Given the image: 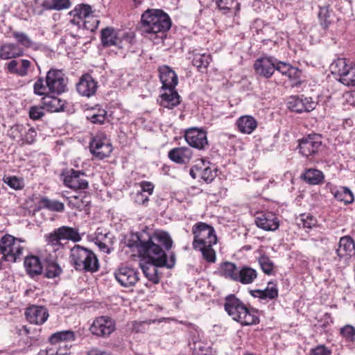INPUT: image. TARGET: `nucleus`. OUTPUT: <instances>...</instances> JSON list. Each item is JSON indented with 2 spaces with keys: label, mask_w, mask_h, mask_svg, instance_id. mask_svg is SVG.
I'll use <instances>...</instances> for the list:
<instances>
[{
  "label": "nucleus",
  "mask_w": 355,
  "mask_h": 355,
  "mask_svg": "<svg viewBox=\"0 0 355 355\" xmlns=\"http://www.w3.org/2000/svg\"><path fill=\"white\" fill-rule=\"evenodd\" d=\"M173 245L170 235L163 231H156L153 234H141L137 236L134 244L130 247H136L139 254L146 261L140 263V267L145 277L154 284L159 282L157 267L166 266L171 268L174 266L175 257L173 253L170 254L168 259L165 250H169Z\"/></svg>",
  "instance_id": "obj_1"
},
{
  "label": "nucleus",
  "mask_w": 355,
  "mask_h": 355,
  "mask_svg": "<svg viewBox=\"0 0 355 355\" xmlns=\"http://www.w3.org/2000/svg\"><path fill=\"white\" fill-rule=\"evenodd\" d=\"M193 234V248L201 252L203 258L209 263L216 261V252L212 248L217 243V236L214 227L202 222L192 227Z\"/></svg>",
  "instance_id": "obj_2"
},
{
  "label": "nucleus",
  "mask_w": 355,
  "mask_h": 355,
  "mask_svg": "<svg viewBox=\"0 0 355 355\" xmlns=\"http://www.w3.org/2000/svg\"><path fill=\"white\" fill-rule=\"evenodd\" d=\"M224 307L228 315L242 325H252L259 322L257 311L247 307L233 295L225 297Z\"/></svg>",
  "instance_id": "obj_3"
},
{
  "label": "nucleus",
  "mask_w": 355,
  "mask_h": 355,
  "mask_svg": "<svg viewBox=\"0 0 355 355\" xmlns=\"http://www.w3.org/2000/svg\"><path fill=\"white\" fill-rule=\"evenodd\" d=\"M143 32L148 34L164 33L171 26L169 16L162 10L148 9L141 17Z\"/></svg>",
  "instance_id": "obj_4"
},
{
  "label": "nucleus",
  "mask_w": 355,
  "mask_h": 355,
  "mask_svg": "<svg viewBox=\"0 0 355 355\" xmlns=\"http://www.w3.org/2000/svg\"><path fill=\"white\" fill-rule=\"evenodd\" d=\"M69 260L76 270L95 272L99 268L98 260L90 250L75 245L70 250Z\"/></svg>",
  "instance_id": "obj_5"
},
{
  "label": "nucleus",
  "mask_w": 355,
  "mask_h": 355,
  "mask_svg": "<svg viewBox=\"0 0 355 355\" xmlns=\"http://www.w3.org/2000/svg\"><path fill=\"white\" fill-rule=\"evenodd\" d=\"M44 237L47 244L53 247L55 250L64 248L63 241L79 242L82 239L77 229L68 226L57 228L52 232L46 234Z\"/></svg>",
  "instance_id": "obj_6"
},
{
  "label": "nucleus",
  "mask_w": 355,
  "mask_h": 355,
  "mask_svg": "<svg viewBox=\"0 0 355 355\" xmlns=\"http://www.w3.org/2000/svg\"><path fill=\"white\" fill-rule=\"evenodd\" d=\"M24 243L21 239L12 235L6 234L0 241V252L6 261L15 262L19 259L24 250Z\"/></svg>",
  "instance_id": "obj_7"
},
{
  "label": "nucleus",
  "mask_w": 355,
  "mask_h": 355,
  "mask_svg": "<svg viewBox=\"0 0 355 355\" xmlns=\"http://www.w3.org/2000/svg\"><path fill=\"white\" fill-rule=\"evenodd\" d=\"M102 44L104 46H116L123 48L124 44H129L132 41V34L111 27L103 28L101 33Z\"/></svg>",
  "instance_id": "obj_8"
},
{
  "label": "nucleus",
  "mask_w": 355,
  "mask_h": 355,
  "mask_svg": "<svg viewBox=\"0 0 355 355\" xmlns=\"http://www.w3.org/2000/svg\"><path fill=\"white\" fill-rule=\"evenodd\" d=\"M91 153L97 159H103L108 157L112 151L110 139L103 132H97L89 143Z\"/></svg>",
  "instance_id": "obj_9"
},
{
  "label": "nucleus",
  "mask_w": 355,
  "mask_h": 355,
  "mask_svg": "<svg viewBox=\"0 0 355 355\" xmlns=\"http://www.w3.org/2000/svg\"><path fill=\"white\" fill-rule=\"evenodd\" d=\"M46 82L50 93L60 94L67 89V79L61 70L50 69L46 73Z\"/></svg>",
  "instance_id": "obj_10"
},
{
  "label": "nucleus",
  "mask_w": 355,
  "mask_h": 355,
  "mask_svg": "<svg viewBox=\"0 0 355 355\" xmlns=\"http://www.w3.org/2000/svg\"><path fill=\"white\" fill-rule=\"evenodd\" d=\"M316 102L312 98L304 95L291 96L288 98V108L295 112H309L316 107Z\"/></svg>",
  "instance_id": "obj_11"
},
{
  "label": "nucleus",
  "mask_w": 355,
  "mask_h": 355,
  "mask_svg": "<svg viewBox=\"0 0 355 355\" xmlns=\"http://www.w3.org/2000/svg\"><path fill=\"white\" fill-rule=\"evenodd\" d=\"M62 175L64 185L70 189L78 190L88 188L89 182L85 178L86 175L80 171L70 169Z\"/></svg>",
  "instance_id": "obj_12"
},
{
  "label": "nucleus",
  "mask_w": 355,
  "mask_h": 355,
  "mask_svg": "<svg viewBox=\"0 0 355 355\" xmlns=\"http://www.w3.org/2000/svg\"><path fill=\"white\" fill-rule=\"evenodd\" d=\"M92 8L88 5H78L70 12V15L77 17L83 21L84 27L94 31L97 28L99 21L94 16H90Z\"/></svg>",
  "instance_id": "obj_13"
},
{
  "label": "nucleus",
  "mask_w": 355,
  "mask_h": 355,
  "mask_svg": "<svg viewBox=\"0 0 355 355\" xmlns=\"http://www.w3.org/2000/svg\"><path fill=\"white\" fill-rule=\"evenodd\" d=\"M114 329V321L107 316H101L96 318L89 328L91 333L97 336H109Z\"/></svg>",
  "instance_id": "obj_14"
},
{
  "label": "nucleus",
  "mask_w": 355,
  "mask_h": 355,
  "mask_svg": "<svg viewBox=\"0 0 355 355\" xmlns=\"http://www.w3.org/2000/svg\"><path fill=\"white\" fill-rule=\"evenodd\" d=\"M184 138L191 147L202 150L208 146L207 132L200 128H191L185 131Z\"/></svg>",
  "instance_id": "obj_15"
},
{
  "label": "nucleus",
  "mask_w": 355,
  "mask_h": 355,
  "mask_svg": "<svg viewBox=\"0 0 355 355\" xmlns=\"http://www.w3.org/2000/svg\"><path fill=\"white\" fill-rule=\"evenodd\" d=\"M322 144L320 136L316 134L309 135L299 141V149L305 157L316 153Z\"/></svg>",
  "instance_id": "obj_16"
},
{
  "label": "nucleus",
  "mask_w": 355,
  "mask_h": 355,
  "mask_svg": "<svg viewBox=\"0 0 355 355\" xmlns=\"http://www.w3.org/2000/svg\"><path fill=\"white\" fill-rule=\"evenodd\" d=\"M114 277L118 283L123 287L134 286L139 280L137 271L130 267L123 266L114 272Z\"/></svg>",
  "instance_id": "obj_17"
},
{
  "label": "nucleus",
  "mask_w": 355,
  "mask_h": 355,
  "mask_svg": "<svg viewBox=\"0 0 355 355\" xmlns=\"http://www.w3.org/2000/svg\"><path fill=\"white\" fill-rule=\"evenodd\" d=\"M25 316L31 324L40 325L47 320L49 315L45 307L33 305L26 309Z\"/></svg>",
  "instance_id": "obj_18"
},
{
  "label": "nucleus",
  "mask_w": 355,
  "mask_h": 355,
  "mask_svg": "<svg viewBox=\"0 0 355 355\" xmlns=\"http://www.w3.org/2000/svg\"><path fill=\"white\" fill-rule=\"evenodd\" d=\"M275 58L273 57H263L257 59L254 68L257 74L266 78H268L275 71Z\"/></svg>",
  "instance_id": "obj_19"
},
{
  "label": "nucleus",
  "mask_w": 355,
  "mask_h": 355,
  "mask_svg": "<svg viewBox=\"0 0 355 355\" xmlns=\"http://www.w3.org/2000/svg\"><path fill=\"white\" fill-rule=\"evenodd\" d=\"M257 226L266 231H275L279 223L277 216L272 212L261 213L255 218Z\"/></svg>",
  "instance_id": "obj_20"
},
{
  "label": "nucleus",
  "mask_w": 355,
  "mask_h": 355,
  "mask_svg": "<svg viewBox=\"0 0 355 355\" xmlns=\"http://www.w3.org/2000/svg\"><path fill=\"white\" fill-rule=\"evenodd\" d=\"M159 76L162 84V89H175L178 83V76L168 66L163 65L159 67Z\"/></svg>",
  "instance_id": "obj_21"
},
{
  "label": "nucleus",
  "mask_w": 355,
  "mask_h": 355,
  "mask_svg": "<svg viewBox=\"0 0 355 355\" xmlns=\"http://www.w3.org/2000/svg\"><path fill=\"white\" fill-rule=\"evenodd\" d=\"M97 87V82L89 74L83 75L77 84L78 92L86 97H90L95 94Z\"/></svg>",
  "instance_id": "obj_22"
},
{
  "label": "nucleus",
  "mask_w": 355,
  "mask_h": 355,
  "mask_svg": "<svg viewBox=\"0 0 355 355\" xmlns=\"http://www.w3.org/2000/svg\"><path fill=\"white\" fill-rule=\"evenodd\" d=\"M159 96V105L164 107L173 109L180 103V96L175 89H164Z\"/></svg>",
  "instance_id": "obj_23"
},
{
  "label": "nucleus",
  "mask_w": 355,
  "mask_h": 355,
  "mask_svg": "<svg viewBox=\"0 0 355 355\" xmlns=\"http://www.w3.org/2000/svg\"><path fill=\"white\" fill-rule=\"evenodd\" d=\"M31 67V62L26 59L12 60L6 64L8 71L20 77L26 76Z\"/></svg>",
  "instance_id": "obj_24"
},
{
  "label": "nucleus",
  "mask_w": 355,
  "mask_h": 355,
  "mask_svg": "<svg viewBox=\"0 0 355 355\" xmlns=\"http://www.w3.org/2000/svg\"><path fill=\"white\" fill-rule=\"evenodd\" d=\"M336 253L340 259H348L352 256H355V244L354 241L349 236L341 237Z\"/></svg>",
  "instance_id": "obj_25"
},
{
  "label": "nucleus",
  "mask_w": 355,
  "mask_h": 355,
  "mask_svg": "<svg viewBox=\"0 0 355 355\" xmlns=\"http://www.w3.org/2000/svg\"><path fill=\"white\" fill-rule=\"evenodd\" d=\"M257 120L251 115L240 116L236 122V125L239 132L243 134L250 135L257 128Z\"/></svg>",
  "instance_id": "obj_26"
},
{
  "label": "nucleus",
  "mask_w": 355,
  "mask_h": 355,
  "mask_svg": "<svg viewBox=\"0 0 355 355\" xmlns=\"http://www.w3.org/2000/svg\"><path fill=\"white\" fill-rule=\"evenodd\" d=\"M192 157V151L187 147L175 148L168 152V157L178 164H186Z\"/></svg>",
  "instance_id": "obj_27"
},
{
  "label": "nucleus",
  "mask_w": 355,
  "mask_h": 355,
  "mask_svg": "<svg viewBox=\"0 0 355 355\" xmlns=\"http://www.w3.org/2000/svg\"><path fill=\"white\" fill-rule=\"evenodd\" d=\"M24 53L23 49L16 44L6 43L0 47V59L1 60L19 58Z\"/></svg>",
  "instance_id": "obj_28"
},
{
  "label": "nucleus",
  "mask_w": 355,
  "mask_h": 355,
  "mask_svg": "<svg viewBox=\"0 0 355 355\" xmlns=\"http://www.w3.org/2000/svg\"><path fill=\"white\" fill-rule=\"evenodd\" d=\"M250 293L251 295L254 297L267 301L275 299L278 296L277 285L272 282H269L266 288L263 290H251Z\"/></svg>",
  "instance_id": "obj_29"
},
{
  "label": "nucleus",
  "mask_w": 355,
  "mask_h": 355,
  "mask_svg": "<svg viewBox=\"0 0 355 355\" xmlns=\"http://www.w3.org/2000/svg\"><path fill=\"white\" fill-rule=\"evenodd\" d=\"M218 10L223 14L236 15L240 10L239 0H212Z\"/></svg>",
  "instance_id": "obj_30"
},
{
  "label": "nucleus",
  "mask_w": 355,
  "mask_h": 355,
  "mask_svg": "<svg viewBox=\"0 0 355 355\" xmlns=\"http://www.w3.org/2000/svg\"><path fill=\"white\" fill-rule=\"evenodd\" d=\"M24 267L27 273L31 277L41 274L42 271L40 260L36 256L26 257L24 260Z\"/></svg>",
  "instance_id": "obj_31"
},
{
  "label": "nucleus",
  "mask_w": 355,
  "mask_h": 355,
  "mask_svg": "<svg viewBox=\"0 0 355 355\" xmlns=\"http://www.w3.org/2000/svg\"><path fill=\"white\" fill-rule=\"evenodd\" d=\"M75 340V334L73 331L66 330L58 331L52 334L49 338L50 343L53 345L66 344V342Z\"/></svg>",
  "instance_id": "obj_32"
},
{
  "label": "nucleus",
  "mask_w": 355,
  "mask_h": 355,
  "mask_svg": "<svg viewBox=\"0 0 355 355\" xmlns=\"http://www.w3.org/2000/svg\"><path fill=\"white\" fill-rule=\"evenodd\" d=\"M240 268L232 262H224L220 264V273L225 278L236 282Z\"/></svg>",
  "instance_id": "obj_33"
},
{
  "label": "nucleus",
  "mask_w": 355,
  "mask_h": 355,
  "mask_svg": "<svg viewBox=\"0 0 355 355\" xmlns=\"http://www.w3.org/2000/svg\"><path fill=\"white\" fill-rule=\"evenodd\" d=\"M257 277V272L256 270L244 266L240 268L238 278L236 282L243 284H252Z\"/></svg>",
  "instance_id": "obj_34"
},
{
  "label": "nucleus",
  "mask_w": 355,
  "mask_h": 355,
  "mask_svg": "<svg viewBox=\"0 0 355 355\" xmlns=\"http://www.w3.org/2000/svg\"><path fill=\"white\" fill-rule=\"evenodd\" d=\"M43 106L51 112H57L63 110L64 101L55 96H46L42 98Z\"/></svg>",
  "instance_id": "obj_35"
},
{
  "label": "nucleus",
  "mask_w": 355,
  "mask_h": 355,
  "mask_svg": "<svg viewBox=\"0 0 355 355\" xmlns=\"http://www.w3.org/2000/svg\"><path fill=\"white\" fill-rule=\"evenodd\" d=\"M302 178L309 184L316 185L322 183L324 177L322 171L318 169L309 168L305 171Z\"/></svg>",
  "instance_id": "obj_36"
},
{
  "label": "nucleus",
  "mask_w": 355,
  "mask_h": 355,
  "mask_svg": "<svg viewBox=\"0 0 355 355\" xmlns=\"http://www.w3.org/2000/svg\"><path fill=\"white\" fill-rule=\"evenodd\" d=\"M352 65L348 64L345 58H338L334 61L330 65V69L333 74L337 75L341 78L349 70Z\"/></svg>",
  "instance_id": "obj_37"
},
{
  "label": "nucleus",
  "mask_w": 355,
  "mask_h": 355,
  "mask_svg": "<svg viewBox=\"0 0 355 355\" xmlns=\"http://www.w3.org/2000/svg\"><path fill=\"white\" fill-rule=\"evenodd\" d=\"M211 60V56L209 53H194L192 62L193 66L196 67L199 71H203V70L207 69Z\"/></svg>",
  "instance_id": "obj_38"
},
{
  "label": "nucleus",
  "mask_w": 355,
  "mask_h": 355,
  "mask_svg": "<svg viewBox=\"0 0 355 355\" xmlns=\"http://www.w3.org/2000/svg\"><path fill=\"white\" fill-rule=\"evenodd\" d=\"M318 18L323 28H327L334 21L332 12L329 6H321L318 12Z\"/></svg>",
  "instance_id": "obj_39"
},
{
  "label": "nucleus",
  "mask_w": 355,
  "mask_h": 355,
  "mask_svg": "<svg viewBox=\"0 0 355 355\" xmlns=\"http://www.w3.org/2000/svg\"><path fill=\"white\" fill-rule=\"evenodd\" d=\"M317 219L309 214H300L296 218V223L300 228L310 230L317 225Z\"/></svg>",
  "instance_id": "obj_40"
},
{
  "label": "nucleus",
  "mask_w": 355,
  "mask_h": 355,
  "mask_svg": "<svg viewBox=\"0 0 355 355\" xmlns=\"http://www.w3.org/2000/svg\"><path fill=\"white\" fill-rule=\"evenodd\" d=\"M12 37L15 39L19 46H22L25 48L35 49L36 44L25 33L14 31Z\"/></svg>",
  "instance_id": "obj_41"
},
{
  "label": "nucleus",
  "mask_w": 355,
  "mask_h": 355,
  "mask_svg": "<svg viewBox=\"0 0 355 355\" xmlns=\"http://www.w3.org/2000/svg\"><path fill=\"white\" fill-rule=\"evenodd\" d=\"M335 198L345 204H350L354 201V195L347 187H340L334 193Z\"/></svg>",
  "instance_id": "obj_42"
},
{
  "label": "nucleus",
  "mask_w": 355,
  "mask_h": 355,
  "mask_svg": "<svg viewBox=\"0 0 355 355\" xmlns=\"http://www.w3.org/2000/svg\"><path fill=\"white\" fill-rule=\"evenodd\" d=\"M90 202L89 197L86 195H83L81 198L75 196L69 200V205L79 211H87Z\"/></svg>",
  "instance_id": "obj_43"
},
{
  "label": "nucleus",
  "mask_w": 355,
  "mask_h": 355,
  "mask_svg": "<svg viewBox=\"0 0 355 355\" xmlns=\"http://www.w3.org/2000/svg\"><path fill=\"white\" fill-rule=\"evenodd\" d=\"M210 166V162L205 159H200L196 161V164L190 169V175L193 178H198L206 168Z\"/></svg>",
  "instance_id": "obj_44"
},
{
  "label": "nucleus",
  "mask_w": 355,
  "mask_h": 355,
  "mask_svg": "<svg viewBox=\"0 0 355 355\" xmlns=\"http://www.w3.org/2000/svg\"><path fill=\"white\" fill-rule=\"evenodd\" d=\"M62 272L60 265L54 261L46 262L45 267V276L47 278H55L58 277Z\"/></svg>",
  "instance_id": "obj_45"
},
{
  "label": "nucleus",
  "mask_w": 355,
  "mask_h": 355,
  "mask_svg": "<svg viewBox=\"0 0 355 355\" xmlns=\"http://www.w3.org/2000/svg\"><path fill=\"white\" fill-rule=\"evenodd\" d=\"M107 112L103 109H98L96 112H94L87 116V119L92 123L103 124L106 119Z\"/></svg>",
  "instance_id": "obj_46"
},
{
  "label": "nucleus",
  "mask_w": 355,
  "mask_h": 355,
  "mask_svg": "<svg viewBox=\"0 0 355 355\" xmlns=\"http://www.w3.org/2000/svg\"><path fill=\"white\" fill-rule=\"evenodd\" d=\"M216 177V167L214 164L210 163V166H208L206 170L202 173V175L198 178L202 180L207 183H210L214 180Z\"/></svg>",
  "instance_id": "obj_47"
},
{
  "label": "nucleus",
  "mask_w": 355,
  "mask_h": 355,
  "mask_svg": "<svg viewBox=\"0 0 355 355\" xmlns=\"http://www.w3.org/2000/svg\"><path fill=\"white\" fill-rule=\"evenodd\" d=\"M42 202L44 207L51 211H62L64 209V204L58 200H51L44 198Z\"/></svg>",
  "instance_id": "obj_48"
},
{
  "label": "nucleus",
  "mask_w": 355,
  "mask_h": 355,
  "mask_svg": "<svg viewBox=\"0 0 355 355\" xmlns=\"http://www.w3.org/2000/svg\"><path fill=\"white\" fill-rule=\"evenodd\" d=\"M340 334L346 341L353 343L355 340V328L352 325H345L340 329Z\"/></svg>",
  "instance_id": "obj_49"
},
{
  "label": "nucleus",
  "mask_w": 355,
  "mask_h": 355,
  "mask_svg": "<svg viewBox=\"0 0 355 355\" xmlns=\"http://www.w3.org/2000/svg\"><path fill=\"white\" fill-rule=\"evenodd\" d=\"M3 180L4 183L15 190L21 189L24 187L23 180L16 176H4Z\"/></svg>",
  "instance_id": "obj_50"
},
{
  "label": "nucleus",
  "mask_w": 355,
  "mask_h": 355,
  "mask_svg": "<svg viewBox=\"0 0 355 355\" xmlns=\"http://www.w3.org/2000/svg\"><path fill=\"white\" fill-rule=\"evenodd\" d=\"M259 263L264 273L270 275L272 272L274 263L267 256H261L259 259Z\"/></svg>",
  "instance_id": "obj_51"
},
{
  "label": "nucleus",
  "mask_w": 355,
  "mask_h": 355,
  "mask_svg": "<svg viewBox=\"0 0 355 355\" xmlns=\"http://www.w3.org/2000/svg\"><path fill=\"white\" fill-rule=\"evenodd\" d=\"M339 81L347 86H355V66H352L345 75L339 78Z\"/></svg>",
  "instance_id": "obj_52"
},
{
  "label": "nucleus",
  "mask_w": 355,
  "mask_h": 355,
  "mask_svg": "<svg viewBox=\"0 0 355 355\" xmlns=\"http://www.w3.org/2000/svg\"><path fill=\"white\" fill-rule=\"evenodd\" d=\"M34 93L39 96H43L49 92L48 87L46 86V82L43 78H39L34 83L33 85Z\"/></svg>",
  "instance_id": "obj_53"
},
{
  "label": "nucleus",
  "mask_w": 355,
  "mask_h": 355,
  "mask_svg": "<svg viewBox=\"0 0 355 355\" xmlns=\"http://www.w3.org/2000/svg\"><path fill=\"white\" fill-rule=\"evenodd\" d=\"M24 130L23 125H15L10 128L9 135L13 139H22Z\"/></svg>",
  "instance_id": "obj_54"
},
{
  "label": "nucleus",
  "mask_w": 355,
  "mask_h": 355,
  "mask_svg": "<svg viewBox=\"0 0 355 355\" xmlns=\"http://www.w3.org/2000/svg\"><path fill=\"white\" fill-rule=\"evenodd\" d=\"M331 351L324 345H319L311 349L310 355H331Z\"/></svg>",
  "instance_id": "obj_55"
},
{
  "label": "nucleus",
  "mask_w": 355,
  "mask_h": 355,
  "mask_svg": "<svg viewBox=\"0 0 355 355\" xmlns=\"http://www.w3.org/2000/svg\"><path fill=\"white\" fill-rule=\"evenodd\" d=\"M53 10H61L68 9L71 7V1L69 0H53Z\"/></svg>",
  "instance_id": "obj_56"
},
{
  "label": "nucleus",
  "mask_w": 355,
  "mask_h": 355,
  "mask_svg": "<svg viewBox=\"0 0 355 355\" xmlns=\"http://www.w3.org/2000/svg\"><path fill=\"white\" fill-rule=\"evenodd\" d=\"M44 115L42 107L33 106L29 110L30 118L33 120H37Z\"/></svg>",
  "instance_id": "obj_57"
},
{
  "label": "nucleus",
  "mask_w": 355,
  "mask_h": 355,
  "mask_svg": "<svg viewBox=\"0 0 355 355\" xmlns=\"http://www.w3.org/2000/svg\"><path fill=\"white\" fill-rule=\"evenodd\" d=\"M275 70L279 71L283 75H286V76L291 67L290 64H288L287 62H279L277 60V59H275Z\"/></svg>",
  "instance_id": "obj_58"
},
{
  "label": "nucleus",
  "mask_w": 355,
  "mask_h": 355,
  "mask_svg": "<svg viewBox=\"0 0 355 355\" xmlns=\"http://www.w3.org/2000/svg\"><path fill=\"white\" fill-rule=\"evenodd\" d=\"M69 351V349L67 344L60 345L55 353H54V349H50L46 351V355H67Z\"/></svg>",
  "instance_id": "obj_59"
},
{
  "label": "nucleus",
  "mask_w": 355,
  "mask_h": 355,
  "mask_svg": "<svg viewBox=\"0 0 355 355\" xmlns=\"http://www.w3.org/2000/svg\"><path fill=\"white\" fill-rule=\"evenodd\" d=\"M311 241L316 247L322 248L324 245H327L328 244V239L322 234H320L315 237H311Z\"/></svg>",
  "instance_id": "obj_60"
},
{
  "label": "nucleus",
  "mask_w": 355,
  "mask_h": 355,
  "mask_svg": "<svg viewBox=\"0 0 355 355\" xmlns=\"http://www.w3.org/2000/svg\"><path fill=\"white\" fill-rule=\"evenodd\" d=\"M193 349L196 355H211L209 349L203 346L200 342H195Z\"/></svg>",
  "instance_id": "obj_61"
},
{
  "label": "nucleus",
  "mask_w": 355,
  "mask_h": 355,
  "mask_svg": "<svg viewBox=\"0 0 355 355\" xmlns=\"http://www.w3.org/2000/svg\"><path fill=\"white\" fill-rule=\"evenodd\" d=\"M24 137L22 139L27 144H32L35 141L37 135L36 131L33 128H29L28 131L24 130Z\"/></svg>",
  "instance_id": "obj_62"
},
{
  "label": "nucleus",
  "mask_w": 355,
  "mask_h": 355,
  "mask_svg": "<svg viewBox=\"0 0 355 355\" xmlns=\"http://www.w3.org/2000/svg\"><path fill=\"white\" fill-rule=\"evenodd\" d=\"M139 185L141 187L140 192H142L143 193H148L147 196H150L153 193V190H154V185L152 182H147V181H143V182H140Z\"/></svg>",
  "instance_id": "obj_63"
},
{
  "label": "nucleus",
  "mask_w": 355,
  "mask_h": 355,
  "mask_svg": "<svg viewBox=\"0 0 355 355\" xmlns=\"http://www.w3.org/2000/svg\"><path fill=\"white\" fill-rule=\"evenodd\" d=\"M134 200L137 204L139 205H145L146 202H148L149 198L148 196L143 193L142 192L138 191L136 193Z\"/></svg>",
  "instance_id": "obj_64"
}]
</instances>
